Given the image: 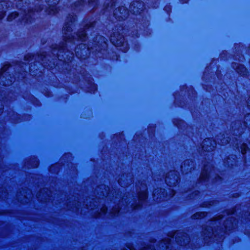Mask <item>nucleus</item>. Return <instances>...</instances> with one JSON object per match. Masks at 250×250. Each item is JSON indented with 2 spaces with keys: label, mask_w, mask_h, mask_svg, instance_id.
I'll return each instance as SVG.
<instances>
[{
  "label": "nucleus",
  "mask_w": 250,
  "mask_h": 250,
  "mask_svg": "<svg viewBox=\"0 0 250 250\" xmlns=\"http://www.w3.org/2000/svg\"><path fill=\"white\" fill-rule=\"evenodd\" d=\"M179 176L176 171H170L166 176V182L169 186H173L178 182Z\"/></svg>",
  "instance_id": "1"
},
{
  "label": "nucleus",
  "mask_w": 250,
  "mask_h": 250,
  "mask_svg": "<svg viewBox=\"0 0 250 250\" xmlns=\"http://www.w3.org/2000/svg\"><path fill=\"white\" fill-rule=\"evenodd\" d=\"M128 14V11L124 6L118 8L117 9H116L114 12V15L117 17V18L119 19L122 20L127 17Z\"/></svg>",
  "instance_id": "2"
},
{
  "label": "nucleus",
  "mask_w": 250,
  "mask_h": 250,
  "mask_svg": "<svg viewBox=\"0 0 250 250\" xmlns=\"http://www.w3.org/2000/svg\"><path fill=\"white\" fill-rule=\"evenodd\" d=\"M132 182V175H124L119 180V183L122 187H126L128 185H129Z\"/></svg>",
  "instance_id": "3"
},
{
  "label": "nucleus",
  "mask_w": 250,
  "mask_h": 250,
  "mask_svg": "<svg viewBox=\"0 0 250 250\" xmlns=\"http://www.w3.org/2000/svg\"><path fill=\"white\" fill-rule=\"evenodd\" d=\"M214 144L216 145V143L214 141H213L212 143L209 139H207L203 142V148L205 151H209L213 150L214 147Z\"/></svg>",
  "instance_id": "4"
},
{
  "label": "nucleus",
  "mask_w": 250,
  "mask_h": 250,
  "mask_svg": "<svg viewBox=\"0 0 250 250\" xmlns=\"http://www.w3.org/2000/svg\"><path fill=\"white\" fill-rule=\"evenodd\" d=\"M119 39H116L115 36H111L110 41L115 46H118L122 45L124 43V39L122 38L121 35H119Z\"/></svg>",
  "instance_id": "5"
},
{
  "label": "nucleus",
  "mask_w": 250,
  "mask_h": 250,
  "mask_svg": "<svg viewBox=\"0 0 250 250\" xmlns=\"http://www.w3.org/2000/svg\"><path fill=\"white\" fill-rule=\"evenodd\" d=\"M192 166H193V163L191 161L187 160L181 166V168L183 171L187 170L190 171L192 168Z\"/></svg>",
  "instance_id": "6"
},
{
  "label": "nucleus",
  "mask_w": 250,
  "mask_h": 250,
  "mask_svg": "<svg viewBox=\"0 0 250 250\" xmlns=\"http://www.w3.org/2000/svg\"><path fill=\"white\" fill-rule=\"evenodd\" d=\"M147 197V191L145 189L139 193L138 198L140 201L145 200Z\"/></svg>",
  "instance_id": "7"
},
{
  "label": "nucleus",
  "mask_w": 250,
  "mask_h": 250,
  "mask_svg": "<svg viewBox=\"0 0 250 250\" xmlns=\"http://www.w3.org/2000/svg\"><path fill=\"white\" fill-rule=\"evenodd\" d=\"M217 140H220V142H218V144H220L221 145H223L227 144L229 142L228 138H226L223 137V135H221L217 137Z\"/></svg>",
  "instance_id": "8"
},
{
  "label": "nucleus",
  "mask_w": 250,
  "mask_h": 250,
  "mask_svg": "<svg viewBox=\"0 0 250 250\" xmlns=\"http://www.w3.org/2000/svg\"><path fill=\"white\" fill-rule=\"evenodd\" d=\"M159 191V190H155L154 191V198H156L157 199H158L159 198V196H160V198H161L162 197V196H163V197H164V194H165V192H164V189H160V192L162 193L161 194L159 195V193H158V192Z\"/></svg>",
  "instance_id": "9"
},
{
  "label": "nucleus",
  "mask_w": 250,
  "mask_h": 250,
  "mask_svg": "<svg viewBox=\"0 0 250 250\" xmlns=\"http://www.w3.org/2000/svg\"><path fill=\"white\" fill-rule=\"evenodd\" d=\"M76 36L78 40H80L82 42H83L85 38V33L84 31H82L78 34H77Z\"/></svg>",
  "instance_id": "10"
},
{
  "label": "nucleus",
  "mask_w": 250,
  "mask_h": 250,
  "mask_svg": "<svg viewBox=\"0 0 250 250\" xmlns=\"http://www.w3.org/2000/svg\"><path fill=\"white\" fill-rule=\"evenodd\" d=\"M138 5H139V7H140L142 4L141 3H138L137 2L133 3L130 7L131 10H132L134 13H136V14L140 13V12L139 11H135L132 9V7H133L134 8H135L136 6L138 7Z\"/></svg>",
  "instance_id": "11"
},
{
  "label": "nucleus",
  "mask_w": 250,
  "mask_h": 250,
  "mask_svg": "<svg viewBox=\"0 0 250 250\" xmlns=\"http://www.w3.org/2000/svg\"><path fill=\"white\" fill-rule=\"evenodd\" d=\"M169 244V239H167L165 241L162 242L160 244V245L162 246V247H164L165 248H168V244Z\"/></svg>",
  "instance_id": "12"
},
{
  "label": "nucleus",
  "mask_w": 250,
  "mask_h": 250,
  "mask_svg": "<svg viewBox=\"0 0 250 250\" xmlns=\"http://www.w3.org/2000/svg\"><path fill=\"white\" fill-rule=\"evenodd\" d=\"M205 216V213L202 212H198L196 213V214H194L193 216V218H199L201 217H203Z\"/></svg>",
  "instance_id": "13"
},
{
  "label": "nucleus",
  "mask_w": 250,
  "mask_h": 250,
  "mask_svg": "<svg viewBox=\"0 0 250 250\" xmlns=\"http://www.w3.org/2000/svg\"><path fill=\"white\" fill-rule=\"evenodd\" d=\"M18 16V14L16 12L11 13L8 17V20L10 21L14 19Z\"/></svg>",
  "instance_id": "14"
},
{
  "label": "nucleus",
  "mask_w": 250,
  "mask_h": 250,
  "mask_svg": "<svg viewBox=\"0 0 250 250\" xmlns=\"http://www.w3.org/2000/svg\"><path fill=\"white\" fill-rule=\"evenodd\" d=\"M83 47H84V48L83 50V52L84 51V52H85V51L84 50L85 49V45L84 44H80L79 45V46H78L76 49V54H77V55H79V54H80L79 53V49L82 48Z\"/></svg>",
  "instance_id": "15"
},
{
  "label": "nucleus",
  "mask_w": 250,
  "mask_h": 250,
  "mask_svg": "<svg viewBox=\"0 0 250 250\" xmlns=\"http://www.w3.org/2000/svg\"><path fill=\"white\" fill-rule=\"evenodd\" d=\"M247 148V146L245 144H244L242 146V148H241V152L243 154H244L245 153H246Z\"/></svg>",
  "instance_id": "16"
},
{
  "label": "nucleus",
  "mask_w": 250,
  "mask_h": 250,
  "mask_svg": "<svg viewBox=\"0 0 250 250\" xmlns=\"http://www.w3.org/2000/svg\"><path fill=\"white\" fill-rule=\"evenodd\" d=\"M208 175V173L205 170L202 172L201 175V178L202 179H205L207 177V176Z\"/></svg>",
  "instance_id": "17"
},
{
  "label": "nucleus",
  "mask_w": 250,
  "mask_h": 250,
  "mask_svg": "<svg viewBox=\"0 0 250 250\" xmlns=\"http://www.w3.org/2000/svg\"><path fill=\"white\" fill-rule=\"evenodd\" d=\"M119 211V208H116L113 209V211H112V213L113 214H116Z\"/></svg>",
  "instance_id": "18"
},
{
  "label": "nucleus",
  "mask_w": 250,
  "mask_h": 250,
  "mask_svg": "<svg viewBox=\"0 0 250 250\" xmlns=\"http://www.w3.org/2000/svg\"><path fill=\"white\" fill-rule=\"evenodd\" d=\"M107 210V208L105 207H103L101 209V212L103 213H105Z\"/></svg>",
  "instance_id": "19"
},
{
  "label": "nucleus",
  "mask_w": 250,
  "mask_h": 250,
  "mask_svg": "<svg viewBox=\"0 0 250 250\" xmlns=\"http://www.w3.org/2000/svg\"><path fill=\"white\" fill-rule=\"evenodd\" d=\"M99 40H101V43H102L103 42V43H104V45H105L106 42L105 41V39L104 38H103V37H99Z\"/></svg>",
  "instance_id": "20"
},
{
  "label": "nucleus",
  "mask_w": 250,
  "mask_h": 250,
  "mask_svg": "<svg viewBox=\"0 0 250 250\" xmlns=\"http://www.w3.org/2000/svg\"><path fill=\"white\" fill-rule=\"evenodd\" d=\"M8 67V66L7 65H4L3 68L1 69V71L3 72L6 70V69Z\"/></svg>",
  "instance_id": "21"
},
{
  "label": "nucleus",
  "mask_w": 250,
  "mask_h": 250,
  "mask_svg": "<svg viewBox=\"0 0 250 250\" xmlns=\"http://www.w3.org/2000/svg\"><path fill=\"white\" fill-rule=\"evenodd\" d=\"M63 30L64 32H65V31H69L70 29H68V28L66 26L63 27Z\"/></svg>",
  "instance_id": "22"
},
{
  "label": "nucleus",
  "mask_w": 250,
  "mask_h": 250,
  "mask_svg": "<svg viewBox=\"0 0 250 250\" xmlns=\"http://www.w3.org/2000/svg\"><path fill=\"white\" fill-rule=\"evenodd\" d=\"M143 250H153L151 247L146 248Z\"/></svg>",
  "instance_id": "23"
},
{
  "label": "nucleus",
  "mask_w": 250,
  "mask_h": 250,
  "mask_svg": "<svg viewBox=\"0 0 250 250\" xmlns=\"http://www.w3.org/2000/svg\"><path fill=\"white\" fill-rule=\"evenodd\" d=\"M88 50L91 49L92 50H94V48L92 47H90L89 46H88Z\"/></svg>",
  "instance_id": "24"
},
{
  "label": "nucleus",
  "mask_w": 250,
  "mask_h": 250,
  "mask_svg": "<svg viewBox=\"0 0 250 250\" xmlns=\"http://www.w3.org/2000/svg\"><path fill=\"white\" fill-rule=\"evenodd\" d=\"M171 192V196H173L175 194V193L173 191H170Z\"/></svg>",
  "instance_id": "25"
},
{
  "label": "nucleus",
  "mask_w": 250,
  "mask_h": 250,
  "mask_svg": "<svg viewBox=\"0 0 250 250\" xmlns=\"http://www.w3.org/2000/svg\"><path fill=\"white\" fill-rule=\"evenodd\" d=\"M70 40L69 38H67L66 40V42H68V40Z\"/></svg>",
  "instance_id": "26"
},
{
  "label": "nucleus",
  "mask_w": 250,
  "mask_h": 250,
  "mask_svg": "<svg viewBox=\"0 0 250 250\" xmlns=\"http://www.w3.org/2000/svg\"><path fill=\"white\" fill-rule=\"evenodd\" d=\"M54 8L53 7H52L51 8V10H53L54 9Z\"/></svg>",
  "instance_id": "27"
},
{
  "label": "nucleus",
  "mask_w": 250,
  "mask_h": 250,
  "mask_svg": "<svg viewBox=\"0 0 250 250\" xmlns=\"http://www.w3.org/2000/svg\"><path fill=\"white\" fill-rule=\"evenodd\" d=\"M3 18V16H1V17H0V19H2Z\"/></svg>",
  "instance_id": "28"
}]
</instances>
